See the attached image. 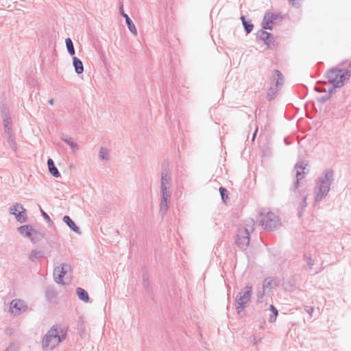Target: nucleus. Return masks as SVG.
I'll return each mask as SVG.
<instances>
[{
    "instance_id": "1",
    "label": "nucleus",
    "mask_w": 351,
    "mask_h": 351,
    "mask_svg": "<svg viewBox=\"0 0 351 351\" xmlns=\"http://www.w3.org/2000/svg\"><path fill=\"white\" fill-rule=\"evenodd\" d=\"M351 76V62H345L330 69L326 77L334 88L341 87Z\"/></svg>"
},
{
    "instance_id": "2",
    "label": "nucleus",
    "mask_w": 351,
    "mask_h": 351,
    "mask_svg": "<svg viewBox=\"0 0 351 351\" xmlns=\"http://www.w3.org/2000/svg\"><path fill=\"white\" fill-rule=\"evenodd\" d=\"M67 329L61 325H54L43 337L42 347L44 350H51L55 348L66 337Z\"/></svg>"
},
{
    "instance_id": "3",
    "label": "nucleus",
    "mask_w": 351,
    "mask_h": 351,
    "mask_svg": "<svg viewBox=\"0 0 351 351\" xmlns=\"http://www.w3.org/2000/svg\"><path fill=\"white\" fill-rule=\"evenodd\" d=\"M334 174L332 169H326L316 180L314 191L315 203L319 202L327 196L334 181Z\"/></svg>"
},
{
    "instance_id": "4",
    "label": "nucleus",
    "mask_w": 351,
    "mask_h": 351,
    "mask_svg": "<svg viewBox=\"0 0 351 351\" xmlns=\"http://www.w3.org/2000/svg\"><path fill=\"white\" fill-rule=\"evenodd\" d=\"M257 220L265 230L270 231L276 230L281 224L278 216L267 208L260 210Z\"/></svg>"
},
{
    "instance_id": "5",
    "label": "nucleus",
    "mask_w": 351,
    "mask_h": 351,
    "mask_svg": "<svg viewBox=\"0 0 351 351\" xmlns=\"http://www.w3.org/2000/svg\"><path fill=\"white\" fill-rule=\"evenodd\" d=\"M252 287L251 285H246L237 295L235 300V308L238 315L243 311L251 302Z\"/></svg>"
},
{
    "instance_id": "6",
    "label": "nucleus",
    "mask_w": 351,
    "mask_h": 351,
    "mask_svg": "<svg viewBox=\"0 0 351 351\" xmlns=\"http://www.w3.org/2000/svg\"><path fill=\"white\" fill-rule=\"evenodd\" d=\"M272 83H274V86H271L267 92V97L269 100H271L278 93V86H281L284 83V78L282 73L278 70H275L271 77Z\"/></svg>"
},
{
    "instance_id": "7",
    "label": "nucleus",
    "mask_w": 351,
    "mask_h": 351,
    "mask_svg": "<svg viewBox=\"0 0 351 351\" xmlns=\"http://www.w3.org/2000/svg\"><path fill=\"white\" fill-rule=\"evenodd\" d=\"M171 172L167 165H162L161 169L160 190H171Z\"/></svg>"
},
{
    "instance_id": "8",
    "label": "nucleus",
    "mask_w": 351,
    "mask_h": 351,
    "mask_svg": "<svg viewBox=\"0 0 351 351\" xmlns=\"http://www.w3.org/2000/svg\"><path fill=\"white\" fill-rule=\"evenodd\" d=\"M160 213L163 215L167 212L171 199V190H160Z\"/></svg>"
},
{
    "instance_id": "9",
    "label": "nucleus",
    "mask_w": 351,
    "mask_h": 351,
    "mask_svg": "<svg viewBox=\"0 0 351 351\" xmlns=\"http://www.w3.org/2000/svg\"><path fill=\"white\" fill-rule=\"evenodd\" d=\"M10 214L14 215L16 220L20 223H24L27 221L26 210L22 204L15 203L9 208Z\"/></svg>"
},
{
    "instance_id": "10",
    "label": "nucleus",
    "mask_w": 351,
    "mask_h": 351,
    "mask_svg": "<svg viewBox=\"0 0 351 351\" xmlns=\"http://www.w3.org/2000/svg\"><path fill=\"white\" fill-rule=\"evenodd\" d=\"M27 308L25 302L19 299L13 300L10 303V311L14 315H19L25 312Z\"/></svg>"
},
{
    "instance_id": "11",
    "label": "nucleus",
    "mask_w": 351,
    "mask_h": 351,
    "mask_svg": "<svg viewBox=\"0 0 351 351\" xmlns=\"http://www.w3.org/2000/svg\"><path fill=\"white\" fill-rule=\"evenodd\" d=\"M307 165L304 162H298L295 165L294 171H295L296 181L293 184V190L298 189L300 180H302L306 172L304 171Z\"/></svg>"
},
{
    "instance_id": "12",
    "label": "nucleus",
    "mask_w": 351,
    "mask_h": 351,
    "mask_svg": "<svg viewBox=\"0 0 351 351\" xmlns=\"http://www.w3.org/2000/svg\"><path fill=\"white\" fill-rule=\"evenodd\" d=\"M235 243L239 248L243 250L246 249L250 243L249 233L239 230L237 235Z\"/></svg>"
},
{
    "instance_id": "13",
    "label": "nucleus",
    "mask_w": 351,
    "mask_h": 351,
    "mask_svg": "<svg viewBox=\"0 0 351 351\" xmlns=\"http://www.w3.org/2000/svg\"><path fill=\"white\" fill-rule=\"evenodd\" d=\"M279 14H275L267 12L265 13L263 21V28L265 29H271L274 21L279 19Z\"/></svg>"
},
{
    "instance_id": "14",
    "label": "nucleus",
    "mask_w": 351,
    "mask_h": 351,
    "mask_svg": "<svg viewBox=\"0 0 351 351\" xmlns=\"http://www.w3.org/2000/svg\"><path fill=\"white\" fill-rule=\"evenodd\" d=\"M63 221L75 232L77 234L81 233L80 228L75 223L69 216H64Z\"/></svg>"
},
{
    "instance_id": "15",
    "label": "nucleus",
    "mask_w": 351,
    "mask_h": 351,
    "mask_svg": "<svg viewBox=\"0 0 351 351\" xmlns=\"http://www.w3.org/2000/svg\"><path fill=\"white\" fill-rule=\"evenodd\" d=\"M34 228L29 225L21 226L18 228L19 232L25 237L30 239Z\"/></svg>"
},
{
    "instance_id": "16",
    "label": "nucleus",
    "mask_w": 351,
    "mask_h": 351,
    "mask_svg": "<svg viewBox=\"0 0 351 351\" xmlns=\"http://www.w3.org/2000/svg\"><path fill=\"white\" fill-rule=\"evenodd\" d=\"M47 165L49 168V171L50 173L55 178H59L60 176V173L56 167L54 165L53 160L51 158H49L47 160Z\"/></svg>"
},
{
    "instance_id": "17",
    "label": "nucleus",
    "mask_w": 351,
    "mask_h": 351,
    "mask_svg": "<svg viewBox=\"0 0 351 351\" xmlns=\"http://www.w3.org/2000/svg\"><path fill=\"white\" fill-rule=\"evenodd\" d=\"M73 65L75 71L77 74H81L84 72V66L82 62L77 57H73Z\"/></svg>"
},
{
    "instance_id": "18",
    "label": "nucleus",
    "mask_w": 351,
    "mask_h": 351,
    "mask_svg": "<svg viewBox=\"0 0 351 351\" xmlns=\"http://www.w3.org/2000/svg\"><path fill=\"white\" fill-rule=\"evenodd\" d=\"M61 139L66 143L74 152L78 150V145L71 137L63 134L61 136Z\"/></svg>"
},
{
    "instance_id": "19",
    "label": "nucleus",
    "mask_w": 351,
    "mask_h": 351,
    "mask_svg": "<svg viewBox=\"0 0 351 351\" xmlns=\"http://www.w3.org/2000/svg\"><path fill=\"white\" fill-rule=\"evenodd\" d=\"M32 236L30 237V240L33 243H37L44 238V233L39 232L34 228L32 232Z\"/></svg>"
},
{
    "instance_id": "20",
    "label": "nucleus",
    "mask_w": 351,
    "mask_h": 351,
    "mask_svg": "<svg viewBox=\"0 0 351 351\" xmlns=\"http://www.w3.org/2000/svg\"><path fill=\"white\" fill-rule=\"evenodd\" d=\"M254 226V221L253 219H248L245 221V226L243 230H240V231H243V232H247L249 234L250 232H253Z\"/></svg>"
},
{
    "instance_id": "21",
    "label": "nucleus",
    "mask_w": 351,
    "mask_h": 351,
    "mask_svg": "<svg viewBox=\"0 0 351 351\" xmlns=\"http://www.w3.org/2000/svg\"><path fill=\"white\" fill-rule=\"evenodd\" d=\"M76 293L78 296V298L85 302H88V300H89V297H88V294L87 293V291L82 289V288H80V287H78L76 290Z\"/></svg>"
},
{
    "instance_id": "22",
    "label": "nucleus",
    "mask_w": 351,
    "mask_h": 351,
    "mask_svg": "<svg viewBox=\"0 0 351 351\" xmlns=\"http://www.w3.org/2000/svg\"><path fill=\"white\" fill-rule=\"evenodd\" d=\"M71 269V267L69 265L66 263H62L61 265L55 268V274H57L58 272H60V274H63L66 275V274L70 271Z\"/></svg>"
},
{
    "instance_id": "23",
    "label": "nucleus",
    "mask_w": 351,
    "mask_h": 351,
    "mask_svg": "<svg viewBox=\"0 0 351 351\" xmlns=\"http://www.w3.org/2000/svg\"><path fill=\"white\" fill-rule=\"evenodd\" d=\"M258 36L261 40L265 41V43L269 44L271 41L270 38H272V35L264 30H261L258 33Z\"/></svg>"
},
{
    "instance_id": "24",
    "label": "nucleus",
    "mask_w": 351,
    "mask_h": 351,
    "mask_svg": "<svg viewBox=\"0 0 351 351\" xmlns=\"http://www.w3.org/2000/svg\"><path fill=\"white\" fill-rule=\"evenodd\" d=\"M241 19L246 34H250L253 29V24L250 21H247L243 16L241 17Z\"/></svg>"
},
{
    "instance_id": "25",
    "label": "nucleus",
    "mask_w": 351,
    "mask_h": 351,
    "mask_svg": "<svg viewBox=\"0 0 351 351\" xmlns=\"http://www.w3.org/2000/svg\"><path fill=\"white\" fill-rule=\"evenodd\" d=\"M41 256H43L42 252L33 250L29 254V259L32 262H36Z\"/></svg>"
},
{
    "instance_id": "26",
    "label": "nucleus",
    "mask_w": 351,
    "mask_h": 351,
    "mask_svg": "<svg viewBox=\"0 0 351 351\" xmlns=\"http://www.w3.org/2000/svg\"><path fill=\"white\" fill-rule=\"evenodd\" d=\"M65 43H66V49H67L69 53L71 56H73L75 54V49H74V46H73L72 40L70 38H67L65 40Z\"/></svg>"
},
{
    "instance_id": "27",
    "label": "nucleus",
    "mask_w": 351,
    "mask_h": 351,
    "mask_svg": "<svg viewBox=\"0 0 351 351\" xmlns=\"http://www.w3.org/2000/svg\"><path fill=\"white\" fill-rule=\"evenodd\" d=\"M99 158L101 160H108L110 158V151L109 149L101 147L100 148L99 154Z\"/></svg>"
},
{
    "instance_id": "28",
    "label": "nucleus",
    "mask_w": 351,
    "mask_h": 351,
    "mask_svg": "<svg viewBox=\"0 0 351 351\" xmlns=\"http://www.w3.org/2000/svg\"><path fill=\"white\" fill-rule=\"evenodd\" d=\"M125 22L130 31L134 35H137L136 28L130 17H127Z\"/></svg>"
},
{
    "instance_id": "29",
    "label": "nucleus",
    "mask_w": 351,
    "mask_h": 351,
    "mask_svg": "<svg viewBox=\"0 0 351 351\" xmlns=\"http://www.w3.org/2000/svg\"><path fill=\"white\" fill-rule=\"evenodd\" d=\"M269 309L271 311L272 315H270L269 322L270 323H273L276 320L278 312V310L273 305H270Z\"/></svg>"
},
{
    "instance_id": "30",
    "label": "nucleus",
    "mask_w": 351,
    "mask_h": 351,
    "mask_svg": "<svg viewBox=\"0 0 351 351\" xmlns=\"http://www.w3.org/2000/svg\"><path fill=\"white\" fill-rule=\"evenodd\" d=\"M219 193H220V195H221V199L222 200L226 202V200L228 199V191L226 189H225L224 187H222L221 186L219 188Z\"/></svg>"
},
{
    "instance_id": "31",
    "label": "nucleus",
    "mask_w": 351,
    "mask_h": 351,
    "mask_svg": "<svg viewBox=\"0 0 351 351\" xmlns=\"http://www.w3.org/2000/svg\"><path fill=\"white\" fill-rule=\"evenodd\" d=\"M53 276H54V280L57 283H59V284L62 283L64 274H60V272L55 274V270H54L53 271Z\"/></svg>"
},
{
    "instance_id": "32",
    "label": "nucleus",
    "mask_w": 351,
    "mask_h": 351,
    "mask_svg": "<svg viewBox=\"0 0 351 351\" xmlns=\"http://www.w3.org/2000/svg\"><path fill=\"white\" fill-rule=\"evenodd\" d=\"M273 282V280L270 278H265L263 282V287L262 289L265 290V289L269 288L271 283Z\"/></svg>"
},
{
    "instance_id": "33",
    "label": "nucleus",
    "mask_w": 351,
    "mask_h": 351,
    "mask_svg": "<svg viewBox=\"0 0 351 351\" xmlns=\"http://www.w3.org/2000/svg\"><path fill=\"white\" fill-rule=\"evenodd\" d=\"M19 346L15 343L10 344L5 351H18Z\"/></svg>"
},
{
    "instance_id": "34",
    "label": "nucleus",
    "mask_w": 351,
    "mask_h": 351,
    "mask_svg": "<svg viewBox=\"0 0 351 351\" xmlns=\"http://www.w3.org/2000/svg\"><path fill=\"white\" fill-rule=\"evenodd\" d=\"M304 258H305L307 265L310 267V268H311L312 266L314 265V261L311 258V256H307L305 255Z\"/></svg>"
},
{
    "instance_id": "35",
    "label": "nucleus",
    "mask_w": 351,
    "mask_h": 351,
    "mask_svg": "<svg viewBox=\"0 0 351 351\" xmlns=\"http://www.w3.org/2000/svg\"><path fill=\"white\" fill-rule=\"evenodd\" d=\"M305 311L310 315L311 317H312L313 313L314 311V308L309 306H306L304 307Z\"/></svg>"
},
{
    "instance_id": "36",
    "label": "nucleus",
    "mask_w": 351,
    "mask_h": 351,
    "mask_svg": "<svg viewBox=\"0 0 351 351\" xmlns=\"http://www.w3.org/2000/svg\"><path fill=\"white\" fill-rule=\"evenodd\" d=\"M8 142L10 144V145L11 146V147L14 149V145H15V143H14V140H13V138H12L11 136H10L8 137Z\"/></svg>"
},
{
    "instance_id": "37",
    "label": "nucleus",
    "mask_w": 351,
    "mask_h": 351,
    "mask_svg": "<svg viewBox=\"0 0 351 351\" xmlns=\"http://www.w3.org/2000/svg\"><path fill=\"white\" fill-rule=\"evenodd\" d=\"M40 212L42 213L43 217L47 221L50 220L49 216L42 209L40 208Z\"/></svg>"
},
{
    "instance_id": "38",
    "label": "nucleus",
    "mask_w": 351,
    "mask_h": 351,
    "mask_svg": "<svg viewBox=\"0 0 351 351\" xmlns=\"http://www.w3.org/2000/svg\"><path fill=\"white\" fill-rule=\"evenodd\" d=\"M332 93V90H330L328 94H327L326 96L322 97V100L324 101H326V100H328L330 98V97L331 96Z\"/></svg>"
},
{
    "instance_id": "39",
    "label": "nucleus",
    "mask_w": 351,
    "mask_h": 351,
    "mask_svg": "<svg viewBox=\"0 0 351 351\" xmlns=\"http://www.w3.org/2000/svg\"><path fill=\"white\" fill-rule=\"evenodd\" d=\"M120 13L121 14L122 16H123L125 20L127 19V17H129L128 14H126L124 12H123V5H121L120 7Z\"/></svg>"
},
{
    "instance_id": "40",
    "label": "nucleus",
    "mask_w": 351,
    "mask_h": 351,
    "mask_svg": "<svg viewBox=\"0 0 351 351\" xmlns=\"http://www.w3.org/2000/svg\"><path fill=\"white\" fill-rule=\"evenodd\" d=\"M264 291H265V290H263H263L261 291H261H258V295H258V302H261V298L263 297V295H264Z\"/></svg>"
},
{
    "instance_id": "41",
    "label": "nucleus",
    "mask_w": 351,
    "mask_h": 351,
    "mask_svg": "<svg viewBox=\"0 0 351 351\" xmlns=\"http://www.w3.org/2000/svg\"><path fill=\"white\" fill-rule=\"evenodd\" d=\"M10 130H11V128L8 125V123H6L5 124V132L9 134L10 132Z\"/></svg>"
},
{
    "instance_id": "42",
    "label": "nucleus",
    "mask_w": 351,
    "mask_h": 351,
    "mask_svg": "<svg viewBox=\"0 0 351 351\" xmlns=\"http://www.w3.org/2000/svg\"><path fill=\"white\" fill-rule=\"evenodd\" d=\"M302 208H304L306 206V196L304 197L303 202L302 204Z\"/></svg>"
},
{
    "instance_id": "43",
    "label": "nucleus",
    "mask_w": 351,
    "mask_h": 351,
    "mask_svg": "<svg viewBox=\"0 0 351 351\" xmlns=\"http://www.w3.org/2000/svg\"><path fill=\"white\" fill-rule=\"evenodd\" d=\"M289 1L293 5H297L298 3L297 2V0H289Z\"/></svg>"
},
{
    "instance_id": "44",
    "label": "nucleus",
    "mask_w": 351,
    "mask_h": 351,
    "mask_svg": "<svg viewBox=\"0 0 351 351\" xmlns=\"http://www.w3.org/2000/svg\"><path fill=\"white\" fill-rule=\"evenodd\" d=\"M258 132V128L256 129L255 132H254L253 134V136H252V141L254 140L255 137H256V133Z\"/></svg>"
},
{
    "instance_id": "45",
    "label": "nucleus",
    "mask_w": 351,
    "mask_h": 351,
    "mask_svg": "<svg viewBox=\"0 0 351 351\" xmlns=\"http://www.w3.org/2000/svg\"><path fill=\"white\" fill-rule=\"evenodd\" d=\"M53 102H54V99H50L49 100V104H51V105H53Z\"/></svg>"
},
{
    "instance_id": "46",
    "label": "nucleus",
    "mask_w": 351,
    "mask_h": 351,
    "mask_svg": "<svg viewBox=\"0 0 351 351\" xmlns=\"http://www.w3.org/2000/svg\"><path fill=\"white\" fill-rule=\"evenodd\" d=\"M143 281H144V283H145L146 280H145V276H143Z\"/></svg>"
},
{
    "instance_id": "47",
    "label": "nucleus",
    "mask_w": 351,
    "mask_h": 351,
    "mask_svg": "<svg viewBox=\"0 0 351 351\" xmlns=\"http://www.w3.org/2000/svg\"><path fill=\"white\" fill-rule=\"evenodd\" d=\"M317 90L318 92L322 91V90H320V88H317Z\"/></svg>"
}]
</instances>
